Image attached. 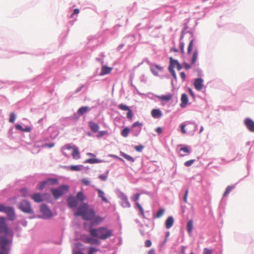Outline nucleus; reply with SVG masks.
I'll return each mask as SVG.
<instances>
[{"instance_id":"obj_62","label":"nucleus","mask_w":254,"mask_h":254,"mask_svg":"<svg viewBox=\"0 0 254 254\" xmlns=\"http://www.w3.org/2000/svg\"><path fill=\"white\" fill-rule=\"evenodd\" d=\"M180 76H181V78L183 79V81L185 80V79L186 78V74H185V73L184 72H181Z\"/></svg>"},{"instance_id":"obj_27","label":"nucleus","mask_w":254,"mask_h":254,"mask_svg":"<svg viewBox=\"0 0 254 254\" xmlns=\"http://www.w3.org/2000/svg\"><path fill=\"white\" fill-rule=\"evenodd\" d=\"M72 156L74 159H78L80 158V153L78 151V149L76 148H74L73 149L72 152Z\"/></svg>"},{"instance_id":"obj_15","label":"nucleus","mask_w":254,"mask_h":254,"mask_svg":"<svg viewBox=\"0 0 254 254\" xmlns=\"http://www.w3.org/2000/svg\"><path fill=\"white\" fill-rule=\"evenodd\" d=\"M203 80L201 78H197L194 82V86L197 90H200L203 88Z\"/></svg>"},{"instance_id":"obj_61","label":"nucleus","mask_w":254,"mask_h":254,"mask_svg":"<svg viewBox=\"0 0 254 254\" xmlns=\"http://www.w3.org/2000/svg\"><path fill=\"white\" fill-rule=\"evenodd\" d=\"M54 145H55V143H46L44 144V146H48L49 148H52V147H54Z\"/></svg>"},{"instance_id":"obj_36","label":"nucleus","mask_w":254,"mask_h":254,"mask_svg":"<svg viewBox=\"0 0 254 254\" xmlns=\"http://www.w3.org/2000/svg\"><path fill=\"white\" fill-rule=\"evenodd\" d=\"M234 187L233 186H228L226 188V189L223 194V196L225 197L226 196H227L232 191V190L234 189Z\"/></svg>"},{"instance_id":"obj_10","label":"nucleus","mask_w":254,"mask_h":254,"mask_svg":"<svg viewBox=\"0 0 254 254\" xmlns=\"http://www.w3.org/2000/svg\"><path fill=\"white\" fill-rule=\"evenodd\" d=\"M4 213L6 214L7 217L9 220L13 221L15 219V211L14 208L12 206H8Z\"/></svg>"},{"instance_id":"obj_26","label":"nucleus","mask_w":254,"mask_h":254,"mask_svg":"<svg viewBox=\"0 0 254 254\" xmlns=\"http://www.w3.org/2000/svg\"><path fill=\"white\" fill-rule=\"evenodd\" d=\"M92 221V225H97L100 223L103 220V219L100 216H94V218L91 220Z\"/></svg>"},{"instance_id":"obj_2","label":"nucleus","mask_w":254,"mask_h":254,"mask_svg":"<svg viewBox=\"0 0 254 254\" xmlns=\"http://www.w3.org/2000/svg\"><path fill=\"white\" fill-rule=\"evenodd\" d=\"M90 235L93 237L105 240L113 235V231L107 227H100L98 228H90L89 230Z\"/></svg>"},{"instance_id":"obj_60","label":"nucleus","mask_w":254,"mask_h":254,"mask_svg":"<svg viewBox=\"0 0 254 254\" xmlns=\"http://www.w3.org/2000/svg\"><path fill=\"white\" fill-rule=\"evenodd\" d=\"M31 130V128L30 127H26L23 128V132H30Z\"/></svg>"},{"instance_id":"obj_42","label":"nucleus","mask_w":254,"mask_h":254,"mask_svg":"<svg viewBox=\"0 0 254 254\" xmlns=\"http://www.w3.org/2000/svg\"><path fill=\"white\" fill-rule=\"evenodd\" d=\"M16 119V115L14 113H11L10 115L9 121L10 123H14Z\"/></svg>"},{"instance_id":"obj_40","label":"nucleus","mask_w":254,"mask_h":254,"mask_svg":"<svg viewBox=\"0 0 254 254\" xmlns=\"http://www.w3.org/2000/svg\"><path fill=\"white\" fill-rule=\"evenodd\" d=\"M135 204H136V206L137 207V208L139 209L141 215L144 217V210H143V209L142 208V206L138 202H136Z\"/></svg>"},{"instance_id":"obj_38","label":"nucleus","mask_w":254,"mask_h":254,"mask_svg":"<svg viewBox=\"0 0 254 254\" xmlns=\"http://www.w3.org/2000/svg\"><path fill=\"white\" fill-rule=\"evenodd\" d=\"M47 186L46 183L44 180L43 182H40L37 186V188L39 190H43L45 186Z\"/></svg>"},{"instance_id":"obj_20","label":"nucleus","mask_w":254,"mask_h":254,"mask_svg":"<svg viewBox=\"0 0 254 254\" xmlns=\"http://www.w3.org/2000/svg\"><path fill=\"white\" fill-rule=\"evenodd\" d=\"M96 191L98 192V195L99 197L101 198L102 200L105 202L108 203V200L105 196L104 192L99 189H96Z\"/></svg>"},{"instance_id":"obj_14","label":"nucleus","mask_w":254,"mask_h":254,"mask_svg":"<svg viewBox=\"0 0 254 254\" xmlns=\"http://www.w3.org/2000/svg\"><path fill=\"white\" fill-rule=\"evenodd\" d=\"M67 202L70 207H76L78 204V201L76 198L73 196H70L68 198Z\"/></svg>"},{"instance_id":"obj_30","label":"nucleus","mask_w":254,"mask_h":254,"mask_svg":"<svg viewBox=\"0 0 254 254\" xmlns=\"http://www.w3.org/2000/svg\"><path fill=\"white\" fill-rule=\"evenodd\" d=\"M76 199L79 201H83L85 199V196L82 191L78 192L76 196Z\"/></svg>"},{"instance_id":"obj_21","label":"nucleus","mask_w":254,"mask_h":254,"mask_svg":"<svg viewBox=\"0 0 254 254\" xmlns=\"http://www.w3.org/2000/svg\"><path fill=\"white\" fill-rule=\"evenodd\" d=\"M181 103L180 104V106L182 108H185L188 102V97L187 94H183L181 96Z\"/></svg>"},{"instance_id":"obj_55","label":"nucleus","mask_w":254,"mask_h":254,"mask_svg":"<svg viewBox=\"0 0 254 254\" xmlns=\"http://www.w3.org/2000/svg\"><path fill=\"white\" fill-rule=\"evenodd\" d=\"M152 245V243L150 240H147L145 242V246L146 247H150Z\"/></svg>"},{"instance_id":"obj_49","label":"nucleus","mask_w":254,"mask_h":254,"mask_svg":"<svg viewBox=\"0 0 254 254\" xmlns=\"http://www.w3.org/2000/svg\"><path fill=\"white\" fill-rule=\"evenodd\" d=\"M194 160H192V159L187 161L185 162V165L186 167H190L194 163Z\"/></svg>"},{"instance_id":"obj_54","label":"nucleus","mask_w":254,"mask_h":254,"mask_svg":"<svg viewBox=\"0 0 254 254\" xmlns=\"http://www.w3.org/2000/svg\"><path fill=\"white\" fill-rule=\"evenodd\" d=\"M23 128L21 125H19V124H17L15 125V128L17 129V130H20L21 131H23Z\"/></svg>"},{"instance_id":"obj_29","label":"nucleus","mask_w":254,"mask_h":254,"mask_svg":"<svg viewBox=\"0 0 254 254\" xmlns=\"http://www.w3.org/2000/svg\"><path fill=\"white\" fill-rule=\"evenodd\" d=\"M121 155L122 157H123L124 158H125L126 159H127V161H129L130 162H134V158L133 157H132L131 156H130L129 155H127V154H126L125 153L121 152Z\"/></svg>"},{"instance_id":"obj_6","label":"nucleus","mask_w":254,"mask_h":254,"mask_svg":"<svg viewBox=\"0 0 254 254\" xmlns=\"http://www.w3.org/2000/svg\"><path fill=\"white\" fill-rule=\"evenodd\" d=\"M18 208L22 212L27 214H33L34 211L30 202L26 200H22L18 205Z\"/></svg>"},{"instance_id":"obj_17","label":"nucleus","mask_w":254,"mask_h":254,"mask_svg":"<svg viewBox=\"0 0 254 254\" xmlns=\"http://www.w3.org/2000/svg\"><path fill=\"white\" fill-rule=\"evenodd\" d=\"M31 198L35 202L38 203L41 202L44 200L42 195L39 193H35L31 196Z\"/></svg>"},{"instance_id":"obj_45","label":"nucleus","mask_w":254,"mask_h":254,"mask_svg":"<svg viewBox=\"0 0 254 254\" xmlns=\"http://www.w3.org/2000/svg\"><path fill=\"white\" fill-rule=\"evenodd\" d=\"M169 70L171 73L174 78L175 79H177V75L176 74L174 69H173L172 67H169Z\"/></svg>"},{"instance_id":"obj_35","label":"nucleus","mask_w":254,"mask_h":254,"mask_svg":"<svg viewBox=\"0 0 254 254\" xmlns=\"http://www.w3.org/2000/svg\"><path fill=\"white\" fill-rule=\"evenodd\" d=\"M86 162L90 164H94L100 163L101 162V161L98 159L90 158L87 159L86 161Z\"/></svg>"},{"instance_id":"obj_11","label":"nucleus","mask_w":254,"mask_h":254,"mask_svg":"<svg viewBox=\"0 0 254 254\" xmlns=\"http://www.w3.org/2000/svg\"><path fill=\"white\" fill-rule=\"evenodd\" d=\"M244 124L250 131L254 132V122L252 119L246 118L244 121Z\"/></svg>"},{"instance_id":"obj_19","label":"nucleus","mask_w":254,"mask_h":254,"mask_svg":"<svg viewBox=\"0 0 254 254\" xmlns=\"http://www.w3.org/2000/svg\"><path fill=\"white\" fill-rule=\"evenodd\" d=\"M82 167V165H71L65 167L66 170L71 171H79L81 170Z\"/></svg>"},{"instance_id":"obj_32","label":"nucleus","mask_w":254,"mask_h":254,"mask_svg":"<svg viewBox=\"0 0 254 254\" xmlns=\"http://www.w3.org/2000/svg\"><path fill=\"white\" fill-rule=\"evenodd\" d=\"M89 110L88 107H82L78 110V113L80 115H83L84 113H86Z\"/></svg>"},{"instance_id":"obj_37","label":"nucleus","mask_w":254,"mask_h":254,"mask_svg":"<svg viewBox=\"0 0 254 254\" xmlns=\"http://www.w3.org/2000/svg\"><path fill=\"white\" fill-rule=\"evenodd\" d=\"M186 123V124L183 123V124H181V126H180L181 132L183 134H186L187 132V131L185 129V127H186V125L190 124V122H187Z\"/></svg>"},{"instance_id":"obj_64","label":"nucleus","mask_w":254,"mask_h":254,"mask_svg":"<svg viewBox=\"0 0 254 254\" xmlns=\"http://www.w3.org/2000/svg\"><path fill=\"white\" fill-rule=\"evenodd\" d=\"M177 65L176 66V68L178 70H180L182 67V65H181V64L179 63H177Z\"/></svg>"},{"instance_id":"obj_25","label":"nucleus","mask_w":254,"mask_h":254,"mask_svg":"<svg viewBox=\"0 0 254 254\" xmlns=\"http://www.w3.org/2000/svg\"><path fill=\"white\" fill-rule=\"evenodd\" d=\"M151 115L154 118H158L162 116V113L159 109H153L151 111Z\"/></svg>"},{"instance_id":"obj_9","label":"nucleus","mask_w":254,"mask_h":254,"mask_svg":"<svg viewBox=\"0 0 254 254\" xmlns=\"http://www.w3.org/2000/svg\"><path fill=\"white\" fill-rule=\"evenodd\" d=\"M50 191L54 198L57 200L64 194V184L61 185L59 188H51Z\"/></svg>"},{"instance_id":"obj_23","label":"nucleus","mask_w":254,"mask_h":254,"mask_svg":"<svg viewBox=\"0 0 254 254\" xmlns=\"http://www.w3.org/2000/svg\"><path fill=\"white\" fill-rule=\"evenodd\" d=\"M112 70V67H108L106 66H102V67L101 68V71L100 74L101 75L107 74L110 73Z\"/></svg>"},{"instance_id":"obj_63","label":"nucleus","mask_w":254,"mask_h":254,"mask_svg":"<svg viewBox=\"0 0 254 254\" xmlns=\"http://www.w3.org/2000/svg\"><path fill=\"white\" fill-rule=\"evenodd\" d=\"M156 131L158 134H161L162 132V129L160 127H158L156 128Z\"/></svg>"},{"instance_id":"obj_16","label":"nucleus","mask_w":254,"mask_h":254,"mask_svg":"<svg viewBox=\"0 0 254 254\" xmlns=\"http://www.w3.org/2000/svg\"><path fill=\"white\" fill-rule=\"evenodd\" d=\"M84 242L90 244L100 245V244L99 240L93 237H87L85 238Z\"/></svg>"},{"instance_id":"obj_51","label":"nucleus","mask_w":254,"mask_h":254,"mask_svg":"<svg viewBox=\"0 0 254 254\" xmlns=\"http://www.w3.org/2000/svg\"><path fill=\"white\" fill-rule=\"evenodd\" d=\"M142 126V124L138 122H134L132 125V127H140V130L141 129V127Z\"/></svg>"},{"instance_id":"obj_4","label":"nucleus","mask_w":254,"mask_h":254,"mask_svg":"<svg viewBox=\"0 0 254 254\" xmlns=\"http://www.w3.org/2000/svg\"><path fill=\"white\" fill-rule=\"evenodd\" d=\"M12 246V240L0 235V254H9Z\"/></svg>"},{"instance_id":"obj_43","label":"nucleus","mask_w":254,"mask_h":254,"mask_svg":"<svg viewBox=\"0 0 254 254\" xmlns=\"http://www.w3.org/2000/svg\"><path fill=\"white\" fill-rule=\"evenodd\" d=\"M140 196V194L136 193L134 194L131 197V199L132 201L137 202V201L138 200Z\"/></svg>"},{"instance_id":"obj_5","label":"nucleus","mask_w":254,"mask_h":254,"mask_svg":"<svg viewBox=\"0 0 254 254\" xmlns=\"http://www.w3.org/2000/svg\"><path fill=\"white\" fill-rule=\"evenodd\" d=\"M0 233L4 234L5 235L10 236V239L8 240H12L14 236V233L12 230L10 229L6 222V219L4 217H0Z\"/></svg>"},{"instance_id":"obj_46","label":"nucleus","mask_w":254,"mask_h":254,"mask_svg":"<svg viewBox=\"0 0 254 254\" xmlns=\"http://www.w3.org/2000/svg\"><path fill=\"white\" fill-rule=\"evenodd\" d=\"M98 251V249H97L96 248H94V247H90L89 249L88 254H93L94 253H96Z\"/></svg>"},{"instance_id":"obj_34","label":"nucleus","mask_w":254,"mask_h":254,"mask_svg":"<svg viewBox=\"0 0 254 254\" xmlns=\"http://www.w3.org/2000/svg\"><path fill=\"white\" fill-rule=\"evenodd\" d=\"M129 131L130 129L128 127H126L121 131V134L123 137H127L128 136Z\"/></svg>"},{"instance_id":"obj_18","label":"nucleus","mask_w":254,"mask_h":254,"mask_svg":"<svg viewBox=\"0 0 254 254\" xmlns=\"http://www.w3.org/2000/svg\"><path fill=\"white\" fill-rule=\"evenodd\" d=\"M45 181L46 183L47 186L57 185L59 183L58 179L55 178H49L46 179Z\"/></svg>"},{"instance_id":"obj_39","label":"nucleus","mask_w":254,"mask_h":254,"mask_svg":"<svg viewBox=\"0 0 254 254\" xmlns=\"http://www.w3.org/2000/svg\"><path fill=\"white\" fill-rule=\"evenodd\" d=\"M118 108L122 110H123V111H128L129 109H130V108L126 105H124V104H120L119 106H118Z\"/></svg>"},{"instance_id":"obj_50","label":"nucleus","mask_w":254,"mask_h":254,"mask_svg":"<svg viewBox=\"0 0 254 254\" xmlns=\"http://www.w3.org/2000/svg\"><path fill=\"white\" fill-rule=\"evenodd\" d=\"M81 182L86 186H89L90 185V181L87 179H83L81 180Z\"/></svg>"},{"instance_id":"obj_56","label":"nucleus","mask_w":254,"mask_h":254,"mask_svg":"<svg viewBox=\"0 0 254 254\" xmlns=\"http://www.w3.org/2000/svg\"><path fill=\"white\" fill-rule=\"evenodd\" d=\"M99 178L102 181H106L107 179V175H100L99 176Z\"/></svg>"},{"instance_id":"obj_47","label":"nucleus","mask_w":254,"mask_h":254,"mask_svg":"<svg viewBox=\"0 0 254 254\" xmlns=\"http://www.w3.org/2000/svg\"><path fill=\"white\" fill-rule=\"evenodd\" d=\"M8 206H5L4 204L0 203V212H5Z\"/></svg>"},{"instance_id":"obj_44","label":"nucleus","mask_w":254,"mask_h":254,"mask_svg":"<svg viewBox=\"0 0 254 254\" xmlns=\"http://www.w3.org/2000/svg\"><path fill=\"white\" fill-rule=\"evenodd\" d=\"M127 117L129 120H131L133 117V113L131 109H130L128 111H127Z\"/></svg>"},{"instance_id":"obj_7","label":"nucleus","mask_w":254,"mask_h":254,"mask_svg":"<svg viewBox=\"0 0 254 254\" xmlns=\"http://www.w3.org/2000/svg\"><path fill=\"white\" fill-rule=\"evenodd\" d=\"M40 211L43 214V216H39L38 218L47 219L51 218L53 216V213L48 206L43 203L40 206Z\"/></svg>"},{"instance_id":"obj_59","label":"nucleus","mask_w":254,"mask_h":254,"mask_svg":"<svg viewBox=\"0 0 254 254\" xmlns=\"http://www.w3.org/2000/svg\"><path fill=\"white\" fill-rule=\"evenodd\" d=\"M123 200L127 203V205L128 207H130V204H129V202L128 201V199H127V196H124Z\"/></svg>"},{"instance_id":"obj_12","label":"nucleus","mask_w":254,"mask_h":254,"mask_svg":"<svg viewBox=\"0 0 254 254\" xmlns=\"http://www.w3.org/2000/svg\"><path fill=\"white\" fill-rule=\"evenodd\" d=\"M157 97L162 102L167 103L172 99L173 95L172 94L169 93L167 95H158L157 96Z\"/></svg>"},{"instance_id":"obj_41","label":"nucleus","mask_w":254,"mask_h":254,"mask_svg":"<svg viewBox=\"0 0 254 254\" xmlns=\"http://www.w3.org/2000/svg\"><path fill=\"white\" fill-rule=\"evenodd\" d=\"M180 151H182L186 154H189L190 152V148L187 146L181 148Z\"/></svg>"},{"instance_id":"obj_48","label":"nucleus","mask_w":254,"mask_h":254,"mask_svg":"<svg viewBox=\"0 0 254 254\" xmlns=\"http://www.w3.org/2000/svg\"><path fill=\"white\" fill-rule=\"evenodd\" d=\"M20 191L21 192V194L23 196L26 197V194L27 192V189L25 188H23L20 190Z\"/></svg>"},{"instance_id":"obj_22","label":"nucleus","mask_w":254,"mask_h":254,"mask_svg":"<svg viewBox=\"0 0 254 254\" xmlns=\"http://www.w3.org/2000/svg\"><path fill=\"white\" fill-rule=\"evenodd\" d=\"M174 223V219L172 216H169L165 221V226L167 229H170L172 227Z\"/></svg>"},{"instance_id":"obj_8","label":"nucleus","mask_w":254,"mask_h":254,"mask_svg":"<svg viewBox=\"0 0 254 254\" xmlns=\"http://www.w3.org/2000/svg\"><path fill=\"white\" fill-rule=\"evenodd\" d=\"M59 130L56 127H50L48 128V134H50V138L48 136L45 137V141H50L58 136L59 134Z\"/></svg>"},{"instance_id":"obj_13","label":"nucleus","mask_w":254,"mask_h":254,"mask_svg":"<svg viewBox=\"0 0 254 254\" xmlns=\"http://www.w3.org/2000/svg\"><path fill=\"white\" fill-rule=\"evenodd\" d=\"M162 67L160 66L159 65L154 64L151 65L150 67V70L153 73V74L155 76L158 75V71L162 70Z\"/></svg>"},{"instance_id":"obj_33","label":"nucleus","mask_w":254,"mask_h":254,"mask_svg":"<svg viewBox=\"0 0 254 254\" xmlns=\"http://www.w3.org/2000/svg\"><path fill=\"white\" fill-rule=\"evenodd\" d=\"M164 212L165 210L164 208H160L155 214L153 215V217L155 218H159L163 216Z\"/></svg>"},{"instance_id":"obj_28","label":"nucleus","mask_w":254,"mask_h":254,"mask_svg":"<svg viewBox=\"0 0 254 254\" xmlns=\"http://www.w3.org/2000/svg\"><path fill=\"white\" fill-rule=\"evenodd\" d=\"M187 229L188 232L190 234L191 233V232L193 229V221L192 220H190L187 225Z\"/></svg>"},{"instance_id":"obj_58","label":"nucleus","mask_w":254,"mask_h":254,"mask_svg":"<svg viewBox=\"0 0 254 254\" xmlns=\"http://www.w3.org/2000/svg\"><path fill=\"white\" fill-rule=\"evenodd\" d=\"M107 134V131H101L99 132V134L97 135L98 137L103 136L105 134Z\"/></svg>"},{"instance_id":"obj_1","label":"nucleus","mask_w":254,"mask_h":254,"mask_svg":"<svg viewBox=\"0 0 254 254\" xmlns=\"http://www.w3.org/2000/svg\"><path fill=\"white\" fill-rule=\"evenodd\" d=\"M189 42V45L187 48V55L191 56V63L195 64L198 55V49L193 47V39L190 33H186L182 35L180 40V49L181 52L184 53L185 44Z\"/></svg>"},{"instance_id":"obj_3","label":"nucleus","mask_w":254,"mask_h":254,"mask_svg":"<svg viewBox=\"0 0 254 254\" xmlns=\"http://www.w3.org/2000/svg\"><path fill=\"white\" fill-rule=\"evenodd\" d=\"M95 214V212L94 209L85 203L81 204L75 213V215L81 216L85 220H92Z\"/></svg>"},{"instance_id":"obj_24","label":"nucleus","mask_w":254,"mask_h":254,"mask_svg":"<svg viewBox=\"0 0 254 254\" xmlns=\"http://www.w3.org/2000/svg\"><path fill=\"white\" fill-rule=\"evenodd\" d=\"M89 127L91 130L94 132H98L99 129V126L93 122H90L89 123Z\"/></svg>"},{"instance_id":"obj_31","label":"nucleus","mask_w":254,"mask_h":254,"mask_svg":"<svg viewBox=\"0 0 254 254\" xmlns=\"http://www.w3.org/2000/svg\"><path fill=\"white\" fill-rule=\"evenodd\" d=\"M170 60V65L169 67H172L174 69L175 67L177 65V63H179L177 60H174L172 57L169 58Z\"/></svg>"},{"instance_id":"obj_52","label":"nucleus","mask_w":254,"mask_h":254,"mask_svg":"<svg viewBox=\"0 0 254 254\" xmlns=\"http://www.w3.org/2000/svg\"><path fill=\"white\" fill-rule=\"evenodd\" d=\"M212 251L208 249V248H204L203 252V254H212Z\"/></svg>"},{"instance_id":"obj_53","label":"nucleus","mask_w":254,"mask_h":254,"mask_svg":"<svg viewBox=\"0 0 254 254\" xmlns=\"http://www.w3.org/2000/svg\"><path fill=\"white\" fill-rule=\"evenodd\" d=\"M143 148L144 147L143 145H140L138 146H136L135 147V149L138 152H141L143 150Z\"/></svg>"},{"instance_id":"obj_57","label":"nucleus","mask_w":254,"mask_h":254,"mask_svg":"<svg viewBox=\"0 0 254 254\" xmlns=\"http://www.w3.org/2000/svg\"><path fill=\"white\" fill-rule=\"evenodd\" d=\"M188 193H189V190H187L185 192V195H184V201L187 203L188 202V199H187V197H188Z\"/></svg>"}]
</instances>
